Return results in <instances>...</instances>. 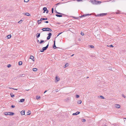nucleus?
Listing matches in <instances>:
<instances>
[{
  "instance_id": "f257e3e1",
  "label": "nucleus",
  "mask_w": 126,
  "mask_h": 126,
  "mask_svg": "<svg viewBox=\"0 0 126 126\" xmlns=\"http://www.w3.org/2000/svg\"><path fill=\"white\" fill-rule=\"evenodd\" d=\"M90 2L93 4H100L101 2L100 1H96L95 0H91L90 1Z\"/></svg>"
},
{
  "instance_id": "f03ea898",
  "label": "nucleus",
  "mask_w": 126,
  "mask_h": 126,
  "mask_svg": "<svg viewBox=\"0 0 126 126\" xmlns=\"http://www.w3.org/2000/svg\"><path fill=\"white\" fill-rule=\"evenodd\" d=\"M48 46V44L46 47H44L42 48V50H40V51L42 52H43L44 50H46Z\"/></svg>"
},
{
  "instance_id": "7ed1b4c3",
  "label": "nucleus",
  "mask_w": 126,
  "mask_h": 126,
  "mask_svg": "<svg viewBox=\"0 0 126 126\" xmlns=\"http://www.w3.org/2000/svg\"><path fill=\"white\" fill-rule=\"evenodd\" d=\"M107 14V13L100 14L97 15V16H103L106 15Z\"/></svg>"
},
{
  "instance_id": "20e7f679",
  "label": "nucleus",
  "mask_w": 126,
  "mask_h": 126,
  "mask_svg": "<svg viewBox=\"0 0 126 126\" xmlns=\"http://www.w3.org/2000/svg\"><path fill=\"white\" fill-rule=\"evenodd\" d=\"M48 36L47 37V40H49L50 39V37L52 35V34L51 33H49L48 34Z\"/></svg>"
},
{
  "instance_id": "39448f33",
  "label": "nucleus",
  "mask_w": 126,
  "mask_h": 126,
  "mask_svg": "<svg viewBox=\"0 0 126 126\" xmlns=\"http://www.w3.org/2000/svg\"><path fill=\"white\" fill-rule=\"evenodd\" d=\"M91 15V14H85V15H82L81 16H80L79 17L81 18V17H82L86 16H90V15Z\"/></svg>"
},
{
  "instance_id": "423d86ee",
  "label": "nucleus",
  "mask_w": 126,
  "mask_h": 126,
  "mask_svg": "<svg viewBox=\"0 0 126 126\" xmlns=\"http://www.w3.org/2000/svg\"><path fill=\"white\" fill-rule=\"evenodd\" d=\"M55 82H58L60 78H58L57 76H56L55 78Z\"/></svg>"
},
{
  "instance_id": "0eeeda50",
  "label": "nucleus",
  "mask_w": 126,
  "mask_h": 126,
  "mask_svg": "<svg viewBox=\"0 0 126 126\" xmlns=\"http://www.w3.org/2000/svg\"><path fill=\"white\" fill-rule=\"evenodd\" d=\"M23 14L24 15H26L28 16H30V14L28 13H23Z\"/></svg>"
},
{
  "instance_id": "6e6552de",
  "label": "nucleus",
  "mask_w": 126,
  "mask_h": 126,
  "mask_svg": "<svg viewBox=\"0 0 126 126\" xmlns=\"http://www.w3.org/2000/svg\"><path fill=\"white\" fill-rule=\"evenodd\" d=\"M80 112L79 111H77L76 113H73L72 115H77L80 113Z\"/></svg>"
},
{
  "instance_id": "1a4fd4ad",
  "label": "nucleus",
  "mask_w": 126,
  "mask_h": 126,
  "mask_svg": "<svg viewBox=\"0 0 126 126\" xmlns=\"http://www.w3.org/2000/svg\"><path fill=\"white\" fill-rule=\"evenodd\" d=\"M115 107L118 108H119L120 107V105H119L118 104H116L115 105Z\"/></svg>"
},
{
  "instance_id": "9d476101",
  "label": "nucleus",
  "mask_w": 126,
  "mask_h": 126,
  "mask_svg": "<svg viewBox=\"0 0 126 126\" xmlns=\"http://www.w3.org/2000/svg\"><path fill=\"white\" fill-rule=\"evenodd\" d=\"M43 10H44L43 13H45L46 11H47V8L46 7H44L43 8Z\"/></svg>"
},
{
  "instance_id": "9b49d317",
  "label": "nucleus",
  "mask_w": 126,
  "mask_h": 126,
  "mask_svg": "<svg viewBox=\"0 0 126 126\" xmlns=\"http://www.w3.org/2000/svg\"><path fill=\"white\" fill-rule=\"evenodd\" d=\"M25 110H22L21 112V114L22 115H25Z\"/></svg>"
},
{
  "instance_id": "f8f14e48",
  "label": "nucleus",
  "mask_w": 126,
  "mask_h": 126,
  "mask_svg": "<svg viewBox=\"0 0 126 126\" xmlns=\"http://www.w3.org/2000/svg\"><path fill=\"white\" fill-rule=\"evenodd\" d=\"M53 47L54 49L56 48H57L55 45V40L54 41V44L53 45Z\"/></svg>"
},
{
  "instance_id": "ddd939ff",
  "label": "nucleus",
  "mask_w": 126,
  "mask_h": 126,
  "mask_svg": "<svg viewBox=\"0 0 126 126\" xmlns=\"http://www.w3.org/2000/svg\"><path fill=\"white\" fill-rule=\"evenodd\" d=\"M30 58L33 61H34L33 59L34 58V57L32 55H31L30 56Z\"/></svg>"
},
{
  "instance_id": "4468645a",
  "label": "nucleus",
  "mask_w": 126,
  "mask_h": 126,
  "mask_svg": "<svg viewBox=\"0 0 126 126\" xmlns=\"http://www.w3.org/2000/svg\"><path fill=\"white\" fill-rule=\"evenodd\" d=\"M9 115H12L14 114V113L13 112H8Z\"/></svg>"
},
{
  "instance_id": "2eb2a0df",
  "label": "nucleus",
  "mask_w": 126,
  "mask_h": 126,
  "mask_svg": "<svg viewBox=\"0 0 126 126\" xmlns=\"http://www.w3.org/2000/svg\"><path fill=\"white\" fill-rule=\"evenodd\" d=\"M69 65V64L68 63H67L65 65L63 66V67L64 68H65L66 67H67Z\"/></svg>"
},
{
  "instance_id": "dca6fc26",
  "label": "nucleus",
  "mask_w": 126,
  "mask_h": 126,
  "mask_svg": "<svg viewBox=\"0 0 126 126\" xmlns=\"http://www.w3.org/2000/svg\"><path fill=\"white\" fill-rule=\"evenodd\" d=\"M55 15L57 17H61L62 16V15H58V14H56Z\"/></svg>"
},
{
  "instance_id": "f3484780",
  "label": "nucleus",
  "mask_w": 126,
  "mask_h": 126,
  "mask_svg": "<svg viewBox=\"0 0 126 126\" xmlns=\"http://www.w3.org/2000/svg\"><path fill=\"white\" fill-rule=\"evenodd\" d=\"M40 36V34L39 33H37L36 34V37L37 38H39Z\"/></svg>"
},
{
  "instance_id": "a211bd4d",
  "label": "nucleus",
  "mask_w": 126,
  "mask_h": 126,
  "mask_svg": "<svg viewBox=\"0 0 126 126\" xmlns=\"http://www.w3.org/2000/svg\"><path fill=\"white\" fill-rule=\"evenodd\" d=\"M7 37L8 39H9L11 38V34H9L7 36Z\"/></svg>"
},
{
  "instance_id": "6ab92c4d",
  "label": "nucleus",
  "mask_w": 126,
  "mask_h": 126,
  "mask_svg": "<svg viewBox=\"0 0 126 126\" xmlns=\"http://www.w3.org/2000/svg\"><path fill=\"white\" fill-rule=\"evenodd\" d=\"M24 100H24V99H20V102H24Z\"/></svg>"
},
{
  "instance_id": "aec40b11",
  "label": "nucleus",
  "mask_w": 126,
  "mask_h": 126,
  "mask_svg": "<svg viewBox=\"0 0 126 126\" xmlns=\"http://www.w3.org/2000/svg\"><path fill=\"white\" fill-rule=\"evenodd\" d=\"M81 100H79L78 101L77 103L79 104H81Z\"/></svg>"
},
{
  "instance_id": "412c9836",
  "label": "nucleus",
  "mask_w": 126,
  "mask_h": 126,
  "mask_svg": "<svg viewBox=\"0 0 126 126\" xmlns=\"http://www.w3.org/2000/svg\"><path fill=\"white\" fill-rule=\"evenodd\" d=\"M89 47L91 48H94V46L93 45H89Z\"/></svg>"
},
{
  "instance_id": "4be33fe9",
  "label": "nucleus",
  "mask_w": 126,
  "mask_h": 126,
  "mask_svg": "<svg viewBox=\"0 0 126 126\" xmlns=\"http://www.w3.org/2000/svg\"><path fill=\"white\" fill-rule=\"evenodd\" d=\"M37 22L38 24H40L41 23V21L40 20H37Z\"/></svg>"
},
{
  "instance_id": "5701e85b",
  "label": "nucleus",
  "mask_w": 126,
  "mask_h": 126,
  "mask_svg": "<svg viewBox=\"0 0 126 126\" xmlns=\"http://www.w3.org/2000/svg\"><path fill=\"white\" fill-rule=\"evenodd\" d=\"M33 71H36L37 70V69L36 68H34L33 69Z\"/></svg>"
},
{
  "instance_id": "b1692460",
  "label": "nucleus",
  "mask_w": 126,
  "mask_h": 126,
  "mask_svg": "<svg viewBox=\"0 0 126 126\" xmlns=\"http://www.w3.org/2000/svg\"><path fill=\"white\" fill-rule=\"evenodd\" d=\"M25 76V75L24 74H23L22 75H20V77H24Z\"/></svg>"
},
{
  "instance_id": "393cba45",
  "label": "nucleus",
  "mask_w": 126,
  "mask_h": 126,
  "mask_svg": "<svg viewBox=\"0 0 126 126\" xmlns=\"http://www.w3.org/2000/svg\"><path fill=\"white\" fill-rule=\"evenodd\" d=\"M27 115H30V113H31V111H28L27 112Z\"/></svg>"
},
{
  "instance_id": "a878e982",
  "label": "nucleus",
  "mask_w": 126,
  "mask_h": 126,
  "mask_svg": "<svg viewBox=\"0 0 126 126\" xmlns=\"http://www.w3.org/2000/svg\"><path fill=\"white\" fill-rule=\"evenodd\" d=\"M44 42V41L43 40H41L40 42V44H41L43 43Z\"/></svg>"
},
{
  "instance_id": "bb28decb",
  "label": "nucleus",
  "mask_w": 126,
  "mask_h": 126,
  "mask_svg": "<svg viewBox=\"0 0 126 126\" xmlns=\"http://www.w3.org/2000/svg\"><path fill=\"white\" fill-rule=\"evenodd\" d=\"M40 98V96H36V99H38L39 98Z\"/></svg>"
},
{
  "instance_id": "cd10ccee",
  "label": "nucleus",
  "mask_w": 126,
  "mask_h": 126,
  "mask_svg": "<svg viewBox=\"0 0 126 126\" xmlns=\"http://www.w3.org/2000/svg\"><path fill=\"white\" fill-rule=\"evenodd\" d=\"M56 13L57 14H60V15H63V14L62 13H59V12H57L56 11Z\"/></svg>"
},
{
  "instance_id": "c85d7f7f",
  "label": "nucleus",
  "mask_w": 126,
  "mask_h": 126,
  "mask_svg": "<svg viewBox=\"0 0 126 126\" xmlns=\"http://www.w3.org/2000/svg\"><path fill=\"white\" fill-rule=\"evenodd\" d=\"M42 30L43 31H46V28H44L42 29Z\"/></svg>"
},
{
  "instance_id": "c756f323",
  "label": "nucleus",
  "mask_w": 126,
  "mask_h": 126,
  "mask_svg": "<svg viewBox=\"0 0 126 126\" xmlns=\"http://www.w3.org/2000/svg\"><path fill=\"white\" fill-rule=\"evenodd\" d=\"M22 64V62L21 61H20L19 62V65H21Z\"/></svg>"
},
{
  "instance_id": "7c9ffc66",
  "label": "nucleus",
  "mask_w": 126,
  "mask_h": 126,
  "mask_svg": "<svg viewBox=\"0 0 126 126\" xmlns=\"http://www.w3.org/2000/svg\"><path fill=\"white\" fill-rule=\"evenodd\" d=\"M99 97L100 98L101 97L102 99H104V97L100 95Z\"/></svg>"
},
{
  "instance_id": "2f4dec72",
  "label": "nucleus",
  "mask_w": 126,
  "mask_h": 126,
  "mask_svg": "<svg viewBox=\"0 0 126 126\" xmlns=\"http://www.w3.org/2000/svg\"><path fill=\"white\" fill-rule=\"evenodd\" d=\"M4 114L5 115H9L8 112H5V113H4Z\"/></svg>"
},
{
  "instance_id": "473e14b6",
  "label": "nucleus",
  "mask_w": 126,
  "mask_h": 126,
  "mask_svg": "<svg viewBox=\"0 0 126 126\" xmlns=\"http://www.w3.org/2000/svg\"><path fill=\"white\" fill-rule=\"evenodd\" d=\"M80 34L82 36L84 35V33L83 32H81Z\"/></svg>"
},
{
  "instance_id": "72a5a7b5",
  "label": "nucleus",
  "mask_w": 126,
  "mask_h": 126,
  "mask_svg": "<svg viewBox=\"0 0 126 126\" xmlns=\"http://www.w3.org/2000/svg\"><path fill=\"white\" fill-rule=\"evenodd\" d=\"M49 28H46V31H48V30H49Z\"/></svg>"
},
{
  "instance_id": "f704fd0d",
  "label": "nucleus",
  "mask_w": 126,
  "mask_h": 126,
  "mask_svg": "<svg viewBox=\"0 0 126 126\" xmlns=\"http://www.w3.org/2000/svg\"><path fill=\"white\" fill-rule=\"evenodd\" d=\"M86 120L84 119H82V122H85L86 121Z\"/></svg>"
},
{
  "instance_id": "c9c22d12",
  "label": "nucleus",
  "mask_w": 126,
  "mask_h": 126,
  "mask_svg": "<svg viewBox=\"0 0 126 126\" xmlns=\"http://www.w3.org/2000/svg\"><path fill=\"white\" fill-rule=\"evenodd\" d=\"M11 96L12 97H14L15 96V95L14 94H11Z\"/></svg>"
},
{
  "instance_id": "e433bc0d",
  "label": "nucleus",
  "mask_w": 126,
  "mask_h": 126,
  "mask_svg": "<svg viewBox=\"0 0 126 126\" xmlns=\"http://www.w3.org/2000/svg\"><path fill=\"white\" fill-rule=\"evenodd\" d=\"M30 0H24V1L25 2H27L29 1Z\"/></svg>"
},
{
  "instance_id": "4c0bfd02",
  "label": "nucleus",
  "mask_w": 126,
  "mask_h": 126,
  "mask_svg": "<svg viewBox=\"0 0 126 126\" xmlns=\"http://www.w3.org/2000/svg\"><path fill=\"white\" fill-rule=\"evenodd\" d=\"M122 96L124 98H125L126 97V96L123 94H122Z\"/></svg>"
},
{
  "instance_id": "58836bf2",
  "label": "nucleus",
  "mask_w": 126,
  "mask_h": 126,
  "mask_svg": "<svg viewBox=\"0 0 126 126\" xmlns=\"http://www.w3.org/2000/svg\"><path fill=\"white\" fill-rule=\"evenodd\" d=\"M11 65L10 64H8L7 66V67H8V68H9V67H10L11 66Z\"/></svg>"
},
{
  "instance_id": "ea45409f",
  "label": "nucleus",
  "mask_w": 126,
  "mask_h": 126,
  "mask_svg": "<svg viewBox=\"0 0 126 126\" xmlns=\"http://www.w3.org/2000/svg\"><path fill=\"white\" fill-rule=\"evenodd\" d=\"M15 106H14V105H12L11 106V108H15Z\"/></svg>"
},
{
  "instance_id": "a19ab883",
  "label": "nucleus",
  "mask_w": 126,
  "mask_h": 126,
  "mask_svg": "<svg viewBox=\"0 0 126 126\" xmlns=\"http://www.w3.org/2000/svg\"><path fill=\"white\" fill-rule=\"evenodd\" d=\"M79 97V95H76V97L77 98H78Z\"/></svg>"
},
{
  "instance_id": "79ce46f5",
  "label": "nucleus",
  "mask_w": 126,
  "mask_h": 126,
  "mask_svg": "<svg viewBox=\"0 0 126 126\" xmlns=\"http://www.w3.org/2000/svg\"><path fill=\"white\" fill-rule=\"evenodd\" d=\"M51 12L52 13H53V8L52 9Z\"/></svg>"
},
{
  "instance_id": "37998d69",
  "label": "nucleus",
  "mask_w": 126,
  "mask_h": 126,
  "mask_svg": "<svg viewBox=\"0 0 126 126\" xmlns=\"http://www.w3.org/2000/svg\"><path fill=\"white\" fill-rule=\"evenodd\" d=\"M43 19H44V20H46L47 19V18H43Z\"/></svg>"
},
{
  "instance_id": "c03bdc74",
  "label": "nucleus",
  "mask_w": 126,
  "mask_h": 126,
  "mask_svg": "<svg viewBox=\"0 0 126 126\" xmlns=\"http://www.w3.org/2000/svg\"><path fill=\"white\" fill-rule=\"evenodd\" d=\"M52 31V30L51 29L49 28V30H48V31L51 32Z\"/></svg>"
},
{
  "instance_id": "a18cd8bd",
  "label": "nucleus",
  "mask_w": 126,
  "mask_h": 126,
  "mask_svg": "<svg viewBox=\"0 0 126 126\" xmlns=\"http://www.w3.org/2000/svg\"><path fill=\"white\" fill-rule=\"evenodd\" d=\"M22 20H21L20 21H19L18 23H21L22 22Z\"/></svg>"
},
{
  "instance_id": "49530a36",
  "label": "nucleus",
  "mask_w": 126,
  "mask_h": 126,
  "mask_svg": "<svg viewBox=\"0 0 126 126\" xmlns=\"http://www.w3.org/2000/svg\"><path fill=\"white\" fill-rule=\"evenodd\" d=\"M43 19V18H41L40 20V21H42L43 20H44V19Z\"/></svg>"
},
{
  "instance_id": "de8ad7c7",
  "label": "nucleus",
  "mask_w": 126,
  "mask_h": 126,
  "mask_svg": "<svg viewBox=\"0 0 126 126\" xmlns=\"http://www.w3.org/2000/svg\"><path fill=\"white\" fill-rule=\"evenodd\" d=\"M63 33V32H61L59 33V34L57 35V37H58L59 35L61 34V33Z\"/></svg>"
},
{
  "instance_id": "09e8293b",
  "label": "nucleus",
  "mask_w": 126,
  "mask_h": 126,
  "mask_svg": "<svg viewBox=\"0 0 126 126\" xmlns=\"http://www.w3.org/2000/svg\"><path fill=\"white\" fill-rule=\"evenodd\" d=\"M107 46L108 47H109V46ZM110 47H113V46L112 45H111L110 46Z\"/></svg>"
},
{
  "instance_id": "8fccbe9b",
  "label": "nucleus",
  "mask_w": 126,
  "mask_h": 126,
  "mask_svg": "<svg viewBox=\"0 0 126 126\" xmlns=\"http://www.w3.org/2000/svg\"><path fill=\"white\" fill-rule=\"evenodd\" d=\"M48 21H44V22L45 23H48Z\"/></svg>"
},
{
  "instance_id": "3c124183",
  "label": "nucleus",
  "mask_w": 126,
  "mask_h": 126,
  "mask_svg": "<svg viewBox=\"0 0 126 126\" xmlns=\"http://www.w3.org/2000/svg\"><path fill=\"white\" fill-rule=\"evenodd\" d=\"M46 11V13L47 14L48 13V12H49L48 10H47V11Z\"/></svg>"
},
{
  "instance_id": "603ef678",
  "label": "nucleus",
  "mask_w": 126,
  "mask_h": 126,
  "mask_svg": "<svg viewBox=\"0 0 126 126\" xmlns=\"http://www.w3.org/2000/svg\"><path fill=\"white\" fill-rule=\"evenodd\" d=\"M73 17L74 18H76V17L75 16H73Z\"/></svg>"
},
{
  "instance_id": "864d4df0",
  "label": "nucleus",
  "mask_w": 126,
  "mask_h": 126,
  "mask_svg": "<svg viewBox=\"0 0 126 126\" xmlns=\"http://www.w3.org/2000/svg\"><path fill=\"white\" fill-rule=\"evenodd\" d=\"M60 3H58L57 4H56V5H59V4H60Z\"/></svg>"
},
{
  "instance_id": "5fc2aeb1",
  "label": "nucleus",
  "mask_w": 126,
  "mask_h": 126,
  "mask_svg": "<svg viewBox=\"0 0 126 126\" xmlns=\"http://www.w3.org/2000/svg\"><path fill=\"white\" fill-rule=\"evenodd\" d=\"M47 91L46 90L44 92V93H46L47 92Z\"/></svg>"
},
{
  "instance_id": "6e6d98bb",
  "label": "nucleus",
  "mask_w": 126,
  "mask_h": 126,
  "mask_svg": "<svg viewBox=\"0 0 126 126\" xmlns=\"http://www.w3.org/2000/svg\"><path fill=\"white\" fill-rule=\"evenodd\" d=\"M12 89H13L15 90H17V89H14V88H12Z\"/></svg>"
},
{
  "instance_id": "4d7b16f0",
  "label": "nucleus",
  "mask_w": 126,
  "mask_h": 126,
  "mask_svg": "<svg viewBox=\"0 0 126 126\" xmlns=\"http://www.w3.org/2000/svg\"><path fill=\"white\" fill-rule=\"evenodd\" d=\"M56 92H57L58 91V90H56Z\"/></svg>"
},
{
  "instance_id": "13d9d810",
  "label": "nucleus",
  "mask_w": 126,
  "mask_h": 126,
  "mask_svg": "<svg viewBox=\"0 0 126 126\" xmlns=\"http://www.w3.org/2000/svg\"><path fill=\"white\" fill-rule=\"evenodd\" d=\"M76 19H79V17H76Z\"/></svg>"
},
{
  "instance_id": "bf43d9fd",
  "label": "nucleus",
  "mask_w": 126,
  "mask_h": 126,
  "mask_svg": "<svg viewBox=\"0 0 126 126\" xmlns=\"http://www.w3.org/2000/svg\"><path fill=\"white\" fill-rule=\"evenodd\" d=\"M74 54H73L71 56H74Z\"/></svg>"
},
{
  "instance_id": "052dcab7",
  "label": "nucleus",
  "mask_w": 126,
  "mask_h": 126,
  "mask_svg": "<svg viewBox=\"0 0 126 126\" xmlns=\"http://www.w3.org/2000/svg\"><path fill=\"white\" fill-rule=\"evenodd\" d=\"M39 42V41L38 40L37 41V42Z\"/></svg>"
},
{
  "instance_id": "680f3d73",
  "label": "nucleus",
  "mask_w": 126,
  "mask_h": 126,
  "mask_svg": "<svg viewBox=\"0 0 126 126\" xmlns=\"http://www.w3.org/2000/svg\"><path fill=\"white\" fill-rule=\"evenodd\" d=\"M9 88L10 89H12L13 88Z\"/></svg>"
},
{
  "instance_id": "e2e57ef3",
  "label": "nucleus",
  "mask_w": 126,
  "mask_h": 126,
  "mask_svg": "<svg viewBox=\"0 0 126 126\" xmlns=\"http://www.w3.org/2000/svg\"><path fill=\"white\" fill-rule=\"evenodd\" d=\"M89 78V77H87V78Z\"/></svg>"
},
{
  "instance_id": "0e129e2a",
  "label": "nucleus",
  "mask_w": 126,
  "mask_h": 126,
  "mask_svg": "<svg viewBox=\"0 0 126 126\" xmlns=\"http://www.w3.org/2000/svg\"><path fill=\"white\" fill-rule=\"evenodd\" d=\"M64 0H61L62 1H63Z\"/></svg>"
},
{
  "instance_id": "69168bd1",
  "label": "nucleus",
  "mask_w": 126,
  "mask_h": 126,
  "mask_svg": "<svg viewBox=\"0 0 126 126\" xmlns=\"http://www.w3.org/2000/svg\"><path fill=\"white\" fill-rule=\"evenodd\" d=\"M125 119H126V118H124Z\"/></svg>"
}]
</instances>
